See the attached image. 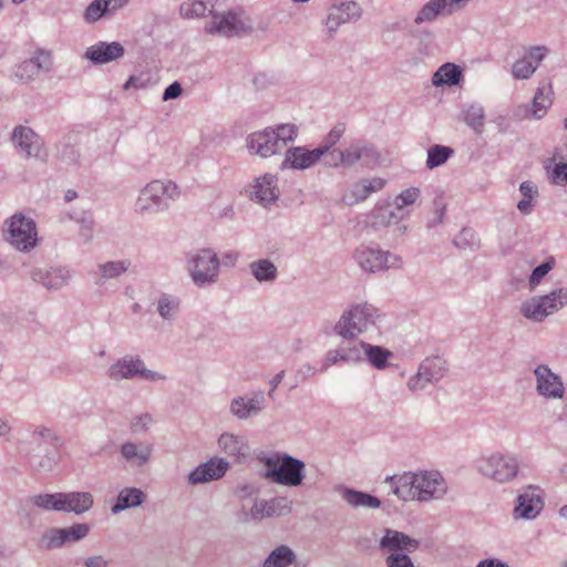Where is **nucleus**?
<instances>
[{
    "label": "nucleus",
    "instance_id": "nucleus-1",
    "mask_svg": "<svg viewBox=\"0 0 567 567\" xmlns=\"http://www.w3.org/2000/svg\"><path fill=\"white\" fill-rule=\"evenodd\" d=\"M392 493L401 501L430 502L442 499L447 492V483L437 471L405 472L388 476Z\"/></svg>",
    "mask_w": 567,
    "mask_h": 567
},
{
    "label": "nucleus",
    "instance_id": "nucleus-2",
    "mask_svg": "<svg viewBox=\"0 0 567 567\" xmlns=\"http://www.w3.org/2000/svg\"><path fill=\"white\" fill-rule=\"evenodd\" d=\"M179 196L181 188L174 181L152 179L138 190L134 210L141 217H152L168 210Z\"/></svg>",
    "mask_w": 567,
    "mask_h": 567
},
{
    "label": "nucleus",
    "instance_id": "nucleus-3",
    "mask_svg": "<svg viewBox=\"0 0 567 567\" xmlns=\"http://www.w3.org/2000/svg\"><path fill=\"white\" fill-rule=\"evenodd\" d=\"M381 316V311L372 303H354L342 312L333 326V332L352 344L362 342L359 336L375 330Z\"/></svg>",
    "mask_w": 567,
    "mask_h": 567
},
{
    "label": "nucleus",
    "instance_id": "nucleus-4",
    "mask_svg": "<svg viewBox=\"0 0 567 567\" xmlns=\"http://www.w3.org/2000/svg\"><path fill=\"white\" fill-rule=\"evenodd\" d=\"M298 132V127L291 123L269 126L249 134L246 146L251 155L269 158L282 152L286 153L288 145L296 141Z\"/></svg>",
    "mask_w": 567,
    "mask_h": 567
},
{
    "label": "nucleus",
    "instance_id": "nucleus-5",
    "mask_svg": "<svg viewBox=\"0 0 567 567\" xmlns=\"http://www.w3.org/2000/svg\"><path fill=\"white\" fill-rule=\"evenodd\" d=\"M187 271L193 282L205 288L216 284L220 274V258L212 248H199L186 256Z\"/></svg>",
    "mask_w": 567,
    "mask_h": 567
},
{
    "label": "nucleus",
    "instance_id": "nucleus-6",
    "mask_svg": "<svg viewBox=\"0 0 567 567\" xmlns=\"http://www.w3.org/2000/svg\"><path fill=\"white\" fill-rule=\"evenodd\" d=\"M265 478L272 483L296 487L305 478V463L288 454H276L265 460Z\"/></svg>",
    "mask_w": 567,
    "mask_h": 567
},
{
    "label": "nucleus",
    "instance_id": "nucleus-7",
    "mask_svg": "<svg viewBox=\"0 0 567 567\" xmlns=\"http://www.w3.org/2000/svg\"><path fill=\"white\" fill-rule=\"evenodd\" d=\"M3 238L16 250L28 252L38 244L35 221L22 213H16L3 224Z\"/></svg>",
    "mask_w": 567,
    "mask_h": 567
},
{
    "label": "nucleus",
    "instance_id": "nucleus-8",
    "mask_svg": "<svg viewBox=\"0 0 567 567\" xmlns=\"http://www.w3.org/2000/svg\"><path fill=\"white\" fill-rule=\"evenodd\" d=\"M476 468L482 476L498 484H507L517 477L519 462L514 455L495 453L477 460Z\"/></svg>",
    "mask_w": 567,
    "mask_h": 567
},
{
    "label": "nucleus",
    "instance_id": "nucleus-9",
    "mask_svg": "<svg viewBox=\"0 0 567 567\" xmlns=\"http://www.w3.org/2000/svg\"><path fill=\"white\" fill-rule=\"evenodd\" d=\"M567 305V288H558L544 296H535L520 306L522 315L532 321L542 322Z\"/></svg>",
    "mask_w": 567,
    "mask_h": 567
},
{
    "label": "nucleus",
    "instance_id": "nucleus-10",
    "mask_svg": "<svg viewBox=\"0 0 567 567\" xmlns=\"http://www.w3.org/2000/svg\"><path fill=\"white\" fill-rule=\"evenodd\" d=\"M107 377L113 381L133 380L141 378L148 381L165 380L166 377L145 367L138 355L126 354L113 362L107 371Z\"/></svg>",
    "mask_w": 567,
    "mask_h": 567
},
{
    "label": "nucleus",
    "instance_id": "nucleus-11",
    "mask_svg": "<svg viewBox=\"0 0 567 567\" xmlns=\"http://www.w3.org/2000/svg\"><path fill=\"white\" fill-rule=\"evenodd\" d=\"M210 20L206 22L204 31L206 34L219 37H235L241 33H247L252 30L250 21L231 11L228 12H212Z\"/></svg>",
    "mask_w": 567,
    "mask_h": 567
},
{
    "label": "nucleus",
    "instance_id": "nucleus-12",
    "mask_svg": "<svg viewBox=\"0 0 567 567\" xmlns=\"http://www.w3.org/2000/svg\"><path fill=\"white\" fill-rule=\"evenodd\" d=\"M353 258L358 266L369 274L401 267V258L399 256L368 246L358 247L353 252Z\"/></svg>",
    "mask_w": 567,
    "mask_h": 567
},
{
    "label": "nucleus",
    "instance_id": "nucleus-13",
    "mask_svg": "<svg viewBox=\"0 0 567 567\" xmlns=\"http://www.w3.org/2000/svg\"><path fill=\"white\" fill-rule=\"evenodd\" d=\"M544 492L540 487L528 485L523 487L516 497V504L513 509V518L515 520L535 519L544 509Z\"/></svg>",
    "mask_w": 567,
    "mask_h": 567
},
{
    "label": "nucleus",
    "instance_id": "nucleus-14",
    "mask_svg": "<svg viewBox=\"0 0 567 567\" xmlns=\"http://www.w3.org/2000/svg\"><path fill=\"white\" fill-rule=\"evenodd\" d=\"M85 523L73 524L69 527H51L41 536V546L45 549H55L64 545L75 544L84 539L90 533Z\"/></svg>",
    "mask_w": 567,
    "mask_h": 567
},
{
    "label": "nucleus",
    "instance_id": "nucleus-15",
    "mask_svg": "<svg viewBox=\"0 0 567 567\" xmlns=\"http://www.w3.org/2000/svg\"><path fill=\"white\" fill-rule=\"evenodd\" d=\"M292 502L285 496L272 497L269 501L256 498L248 512L243 506V520H262L270 517L286 516L290 514Z\"/></svg>",
    "mask_w": 567,
    "mask_h": 567
},
{
    "label": "nucleus",
    "instance_id": "nucleus-16",
    "mask_svg": "<svg viewBox=\"0 0 567 567\" xmlns=\"http://www.w3.org/2000/svg\"><path fill=\"white\" fill-rule=\"evenodd\" d=\"M11 142L17 153L23 158H45L44 143L31 127L18 125L11 134Z\"/></svg>",
    "mask_w": 567,
    "mask_h": 567
},
{
    "label": "nucleus",
    "instance_id": "nucleus-17",
    "mask_svg": "<svg viewBox=\"0 0 567 567\" xmlns=\"http://www.w3.org/2000/svg\"><path fill=\"white\" fill-rule=\"evenodd\" d=\"M535 389L540 398L546 400H561L565 395V385L560 375L555 373L547 364L534 368Z\"/></svg>",
    "mask_w": 567,
    "mask_h": 567
},
{
    "label": "nucleus",
    "instance_id": "nucleus-18",
    "mask_svg": "<svg viewBox=\"0 0 567 567\" xmlns=\"http://www.w3.org/2000/svg\"><path fill=\"white\" fill-rule=\"evenodd\" d=\"M51 68V52L44 49H37L30 59L22 61L14 68L13 79L17 82L30 83L34 81L42 71L49 72Z\"/></svg>",
    "mask_w": 567,
    "mask_h": 567
},
{
    "label": "nucleus",
    "instance_id": "nucleus-19",
    "mask_svg": "<svg viewBox=\"0 0 567 567\" xmlns=\"http://www.w3.org/2000/svg\"><path fill=\"white\" fill-rule=\"evenodd\" d=\"M362 16V8L355 1H346L339 4H333L329 8L324 25L330 37L346 23L358 21Z\"/></svg>",
    "mask_w": 567,
    "mask_h": 567
},
{
    "label": "nucleus",
    "instance_id": "nucleus-20",
    "mask_svg": "<svg viewBox=\"0 0 567 567\" xmlns=\"http://www.w3.org/2000/svg\"><path fill=\"white\" fill-rule=\"evenodd\" d=\"M266 396L262 391H254L231 400L229 410L238 420L257 416L265 408Z\"/></svg>",
    "mask_w": 567,
    "mask_h": 567
},
{
    "label": "nucleus",
    "instance_id": "nucleus-21",
    "mask_svg": "<svg viewBox=\"0 0 567 567\" xmlns=\"http://www.w3.org/2000/svg\"><path fill=\"white\" fill-rule=\"evenodd\" d=\"M32 281L42 285L48 290H59L66 286L72 278L71 270L65 266L33 268L30 271Z\"/></svg>",
    "mask_w": 567,
    "mask_h": 567
},
{
    "label": "nucleus",
    "instance_id": "nucleus-22",
    "mask_svg": "<svg viewBox=\"0 0 567 567\" xmlns=\"http://www.w3.org/2000/svg\"><path fill=\"white\" fill-rule=\"evenodd\" d=\"M379 546L381 550L388 551L389 554H411L420 547V540L410 537L403 532L385 528L384 535L381 537Z\"/></svg>",
    "mask_w": 567,
    "mask_h": 567
},
{
    "label": "nucleus",
    "instance_id": "nucleus-23",
    "mask_svg": "<svg viewBox=\"0 0 567 567\" xmlns=\"http://www.w3.org/2000/svg\"><path fill=\"white\" fill-rule=\"evenodd\" d=\"M228 468L229 463L226 460L213 457L192 471L188 475V482L193 485H197L217 481L226 474Z\"/></svg>",
    "mask_w": 567,
    "mask_h": 567
},
{
    "label": "nucleus",
    "instance_id": "nucleus-24",
    "mask_svg": "<svg viewBox=\"0 0 567 567\" xmlns=\"http://www.w3.org/2000/svg\"><path fill=\"white\" fill-rule=\"evenodd\" d=\"M385 184V179L381 177L362 178L344 192L342 202L348 206L355 205L365 200L372 193L381 190Z\"/></svg>",
    "mask_w": 567,
    "mask_h": 567
},
{
    "label": "nucleus",
    "instance_id": "nucleus-25",
    "mask_svg": "<svg viewBox=\"0 0 567 567\" xmlns=\"http://www.w3.org/2000/svg\"><path fill=\"white\" fill-rule=\"evenodd\" d=\"M322 157V151L317 147L312 151L297 146L286 150L281 168L307 169L318 163Z\"/></svg>",
    "mask_w": 567,
    "mask_h": 567
},
{
    "label": "nucleus",
    "instance_id": "nucleus-26",
    "mask_svg": "<svg viewBox=\"0 0 567 567\" xmlns=\"http://www.w3.org/2000/svg\"><path fill=\"white\" fill-rule=\"evenodd\" d=\"M547 51V48L542 45L530 48L522 59L513 64V76L518 80L529 79L546 56Z\"/></svg>",
    "mask_w": 567,
    "mask_h": 567
},
{
    "label": "nucleus",
    "instance_id": "nucleus-27",
    "mask_svg": "<svg viewBox=\"0 0 567 567\" xmlns=\"http://www.w3.org/2000/svg\"><path fill=\"white\" fill-rule=\"evenodd\" d=\"M125 53L124 47L120 42L100 41L89 47L84 56L93 64H106L121 59Z\"/></svg>",
    "mask_w": 567,
    "mask_h": 567
},
{
    "label": "nucleus",
    "instance_id": "nucleus-28",
    "mask_svg": "<svg viewBox=\"0 0 567 567\" xmlns=\"http://www.w3.org/2000/svg\"><path fill=\"white\" fill-rule=\"evenodd\" d=\"M340 362L359 363V349L346 339H341L336 349L329 350L321 361L320 371H327L330 367Z\"/></svg>",
    "mask_w": 567,
    "mask_h": 567
},
{
    "label": "nucleus",
    "instance_id": "nucleus-29",
    "mask_svg": "<svg viewBox=\"0 0 567 567\" xmlns=\"http://www.w3.org/2000/svg\"><path fill=\"white\" fill-rule=\"evenodd\" d=\"M336 491L341 496L342 501L353 509H377L381 507L382 504L381 501L372 494L343 485L338 486Z\"/></svg>",
    "mask_w": 567,
    "mask_h": 567
},
{
    "label": "nucleus",
    "instance_id": "nucleus-30",
    "mask_svg": "<svg viewBox=\"0 0 567 567\" xmlns=\"http://www.w3.org/2000/svg\"><path fill=\"white\" fill-rule=\"evenodd\" d=\"M61 455L56 447L40 450L29 457V466L37 475L53 473L59 465Z\"/></svg>",
    "mask_w": 567,
    "mask_h": 567
},
{
    "label": "nucleus",
    "instance_id": "nucleus-31",
    "mask_svg": "<svg viewBox=\"0 0 567 567\" xmlns=\"http://www.w3.org/2000/svg\"><path fill=\"white\" fill-rule=\"evenodd\" d=\"M277 177L272 174H265L257 178L254 185L252 197L257 203L267 206L279 197Z\"/></svg>",
    "mask_w": 567,
    "mask_h": 567
},
{
    "label": "nucleus",
    "instance_id": "nucleus-32",
    "mask_svg": "<svg viewBox=\"0 0 567 567\" xmlns=\"http://www.w3.org/2000/svg\"><path fill=\"white\" fill-rule=\"evenodd\" d=\"M359 349V362L367 360L378 370H383L388 365V360L393 355L392 352L383 347L373 346L368 342H354Z\"/></svg>",
    "mask_w": 567,
    "mask_h": 567
},
{
    "label": "nucleus",
    "instance_id": "nucleus-33",
    "mask_svg": "<svg viewBox=\"0 0 567 567\" xmlns=\"http://www.w3.org/2000/svg\"><path fill=\"white\" fill-rule=\"evenodd\" d=\"M405 216L390 202L377 205L370 215L371 226L375 229L399 224Z\"/></svg>",
    "mask_w": 567,
    "mask_h": 567
},
{
    "label": "nucleus",
    "instance_id": "nucleus-34",
    "mask_svg": "<svg viewBox=\"0 0 567 567\" xmlns=\"http://www.w3.org/2000/svg\"><path fill=\"white\" fill-rule=\"evenodd\" d=\"M128 0H93L84 12V19L89 23L99 21L104 17H112L122 9Z\"/></svg>",
    "mask_w": 567,
    "mask_h": 567
},
{
    "label": "nucleus",
    "instance_id": "nucleus-35",
    "mask_svg": "<svg viewBox=\"0 0 567 567\" xmlns=\"http://www.w3.org/2000/svg\"><path fill=\"white\" fill-rule=\"evenodd\" d=\"M61 512L83 514L93 506V496L89 492H61Z\"/></svg>",
    "mask_w": 567,
    "mask_h": 567
},
{
    "label": "nucleus",
    "instance_id": "nucleus-36",
    "mask_svg": "<svg viewBox=\"0 0 567 567\" xmlns=\"http://www.w3.org/2000/svg\"><path fill=\"white\" fill-rule=\"evenodd\" d=\"M452 12L447 6L446 0H429L416 12L414 23L420 25L423 23H431L439 17H449Z\"/></svg>",
    "mask_w": 567,
    "mask_h": 567
},
{
    "label": "nucleus",
    "instance_id": "nucleus-37",
    "mask_svg": "<svg viewBox=\"0 0 567 567\" xmlns=\"http://www.w3.org/2000/svg\"><path fill=\"white\" fill-rule=\"evenodd\" d=\"M146 499V494L137 487H124L120 491L116 503L112 506V514H118L122 511L137 507Z\"/></svg>",
    "mask_w": 567,
    "mask_h": 567
},
{
    "label": "nucleus",
    "instance_id": "nucleus-38",
    "mask_svg": "<svg viewBox=\"0 0 567 567\" xmlns=\"http://www.w3.org/2000/svg\"><path fill=\"white\" fill-rule=\"evenodd\" d=\"M462 80V69L451 62L442 64L432 75L431 82L434 86H453Z\"/></svg>",
    "mask_w": 567,
    "mask_h": 567
},
{
    "label": "nucleus",
    "instance_id": "nucleus-39",
    "mask_svg": "<svg viewBox=\"0 0 567 567\" xmlns=\"http://www.w3.org/2000/svg\"><path fill=\"white\" fill-rule=\"evenodd\" d=\"M296 561V553L288 545H279L268 554L261 567H289Z\"/></svg>",
    "mask_w": 567,
    "mask_h": 567
},
{
    "label": "nucleus",
    "instance_id": "nucleus-40",
    "mask_svg": "<svg viewBox=\"0 0 567 567\" xmlns=\"http://www.w3.org/2000/svg\"><path fill=\"white\" fill-rule=\"evenodd\" d=\"M419 368L425 374V377L429 378L432 384L442 380L447 371L446 361L439 355L424 359L419 364Z\"/></svg>",
    "mask_w": 567,
    "mask_h": 567
},
{
    "label": "nucleus",
    "instance_id": "nucleus-41",
    "mask_svg": "<svg viewBox=\"0 0 567 567\" xmlns=\"http://www.w3.org/2000/svg\"><path fill=\"white\" fill-rule=\"evenodd\" d=\"M551 94L553 90L549 83L540 84L537 87L532 103V115L535 118H542L546 114L553 102Z\"/></svg>",
    "mask_w": 567,
    "mask_h": 567
},
{
    "label": "nucleus",
    "instance_id": "nucleus-42",
    "mask_svg": "<svg viewBox=\"0 0 567 567\" xmlns=\"http://www.w3.org/2000/svg\"><path fill=\"white\" fill-rule=\"evenodd\" d=\"M70 218L80 224L79 237L84 244H89L94 236V219L93 215L84 209H74L70 214Z\"/></svg>",
    "mask_w": 567,
    "mask_h": 567
},
{
    "label": "nucleus",
    "instance_id": "nucleus-43",
    "mask_svg": "<svg viewBox=\"0 0 567 567\" xmlns=\"http://www.w3.org/2000/svg\"><path fill=\"white\" fill-rule=\"evenodd\" d=\"M218 444L225 453L231 456L246 455L248 453L246 441L239 435L224 433L220 435Z\"/></svg>",
    "mask_w": 567,
    "mask_h": 567
},
{
    "label": "nucleus",
    "instance_id": "nucleus-44",
    "mask_svg": "<svg viewBox=\"0 0 567 567\" xmlns=\"http://www.w3.org/2000/svg\"><path fill=\"white\" fill-rule=\"evenodd\" d=\"M151 452L152 450L148 445H136L131 442L123 444L121 447L123 457L137 466L147 463Z\"/></svg>",
    "mask_w": 567,
    "mask_h": 567
},
{
    "label": "nucleus",
    "instance_id": "nucleus-45",
    "mask_svg": "<svg viewBox=\"0 0 567 567\" xmlns=\"http://www.w3.org/2000/svg\"><path fill=\"white\" fill-rule=\"evenodd\" d=\"M249 269L255 279L259 282H271L277 278V267L269 259H259L249 265Z\"/></svg>",
    "mask_w": 567,
    "mask_h": 567
},
{
    "label": "nucleus",
    "instance_id": "nucleus-46",
    "mask_svg": "<svg viewBox=\"0 0 567 567\" xmlns=\"http://www.w3.org/2000/svg\"><path fill=\"white\" fill-rule=\"evenodd\" d=\"M554 159H557L558 163H555L553 168L546 167L549 179L555 185L565 186L567 185V155L564 150L556 152Z\"/></svg>",
    "mask_w": 567,
    "mask_h": 567
},
{
    "label": "nucleus",
    "instance_id": "nucleus-47",
    "mask_svg": "<svg viewBox=\"0 0 567 567\" xmlns=\"http://www.w3.org/2000/svg\"><path fill=\"white\" fill-rule=\"evenodd\" d=\"M331 155L337 156L338 158V161L332 164L333 167H338L340 165L344 167H352L357 163L362 162L357 141L352 142L344 151L333 150Z\"/></svg>",
    "mask_w": 567,
    "mask_h": 567
},
{
    "label": "nucleus",
    "instance_id": "nucleus-48",
    "mask_svg": "<svg viewBox=\"0 0 567 567\" xmlns=\"http://www.w3.org/2000/svg\"><path fill=\"white\" fill-rule=\"evenodd\" d=\"M519 192L523 199L517 203V209L523 215H529L534 208L533 200L538 196V188L533 182L525 181L520 183Z\"/></svg>",
    "mask_w": 567,
    "mask_h": 567
},
{
    "label": "nucleus",
    "instance_id": "nucleus-49",
    "mask_svg": "<svg viewBox=\"0 0 567 567\" xmlns=\"http://www.w3.org/2000/svg\"><path fill=\"white\" fill-rule=\"evenodd\" d=\"M131 267L128 259L113 260L97 266L101 279L109 280L125 274Z\"/></svg>",
    "mask_w": 567,
    "mask_h": 567
},
{
    "label": "nucleus",
    "instance_id": "nucleus-50",
    "mask_svg": "<svg viewBox=\"0 0 567 567\" xmlns=\"http://www.w3.org/2000/svg\"><path fill=\"white\" fill-rule=\"evenodd\" d=\"M30 503L43 511L61 512V492L59 493H41L30 497Z\"/></svg>",
    "mask_w": 567,
    "mask_h": 567
},
{
    "label": "nucleus",
    "instance_id": "nucleus-51",
    "mask_svg": "<svg viewBox=\"0 0 567 567\" xmlns=\"http://www.w3.org/2000/svg\"><path fill=\"white\" fill-rule=\"evenodd\" d=\"M464 122L472 127L476 133H482L484 130L485 112L482 105L471 104L464 110Z\"/></svg>",
    "mask_w": 567,
    "mask_h": 567
},
{
    "label": "nucleus",
    "instance_id": "nucleus-52",
    "mask_svg": "<svg viewBox=\"0 0 567 567\" xmlns=\"http://www.w3.org/2000/svg\"><path fill=\"white\" fill-rule=\"evenodd\" d=\"M453 153L451 147L435 144L427 150L426 166L430 169L439 167L447 162Z\"/></svg>",
    "mask_w": 567,
    "mask_h": 567
},
{
    "label": "nucleus",
    "instance_id": "nucleus-53",
    "mask_svg": "<svg viewBox=\"0 0 567 567\" xmlns=\"http://www.w3.org/2000/svg\"><path fill=\"white\" fill-rule=\"evenodd\" d=\"M179 301L176 297L163 293L157 300V312L164 320H174L178 312Z\"/></svg>",
    "mask_w": 567,
    "mask_h": 567
},
{
    "label": "nucleus",
    "instance_id": "nucleus-54",
    "mask_svg": "<svg viewBox=\"0 0 567 567\" xmlns=\"http://www.w3.org/2000/svg\"><path fill=\"white\" fill-rule=\"evenodd\" d=\"M420 194L421 192L417 187H410L395 196L393 204L398 207L399 210H402V214L406 217L409 214V212L405 209L406 206L413 205L420 197Z\"/></svg>",
    "mask_w": 567,
    "mask_h": 567
},
{
    "label": "nucleus",
    "instance_id": "nucleus-55",
    "mask_svg": "<svg viewBox=\"0 0 567 567\" xmlns=\"http://www.w3.org/2000/svg\"><path fill=\"white\" fill-rule=\"evenodd\" d=\"M206 11H208V7L200 0H189L181 6V14L188 19L204 17Z\"/></svg>",
    "mask_w": 567,
    "mask_h": 567
},
{
    "label": "nucleus",
    "instance_id": "nucleus-56",
    "mask_svg": "<svg viewBox=\"0 0 567 567\" xmlns=\"http://www.w3.org/2000/svg\"><path fill=\"white\" fill-rule=\"evenodd\" d=\"M346 126L342 123L334 125L331 131L323 138L322 143L317 147L322 151V156L330 152L332 147L340 141L344 134Z\"/></svg>",
    "mask_w": 567,
    "mask_h": 567
},
{
    "label": "nucleus",
    "instance_id": "nucleus-57",
    "mask_svg": "<svg viewBox=\"0 0 567 567\" xmlns=\"http://www.w3.org/2000/svg\"><path fill=\"white\" fill-rule=\"evenodd\" d=\"M554 266L555 260L550 258L549 260L534 268L528 279V286L530 291L536 289V287L540 284L542 279L554 268Z\"/></svg>",
    "mask_w": 567,
    "mask_h": 567
},
{
    "label": "nucleus",
    "instance_id": "nucleus-58",
    "mask_svg": "<svg viewBox=\"0 0 567 567\" xmlns=\"http://www.w3.org/2000/svg\"><path fill=\"white\" fill-rule=\"evenodd\" d=\"M430 384H432L429 378L417 368L415 374L411 375L406 382V388L412 393H419L424 391Z\"/></svg>",
    "mask_w": 567,
    "mask_h": 567
},
{
    "label": "nucleus",
    "instance_id": "nucleus-59",
    "mask_svg": "<svg viewBox=\"0 0 567 567\" xmlns=\"http://www.w3.org/2000/svg\"><path fill=\"white\" fill-rule=\"evenodd\" d=\"M361 159L365 165L375 164L379 162L380 154L377 148L367 142L357 141Z\"/></svg>",
    "mask_w": 567,
    "mask_h": 567
},
{
    "label": "nucleus",
    "instance_id": "nucleus-60",
    "mask_svg": "<svg viewBox=\"0 0 567 567\" xmlns=\"http://www.w3.org/2000/svg\"><path fill=\"white\" fill-rule=\"evenodd\" d=\"M33 442L38 443L39 447L41 446V443H48L52 447L58 449L60 439L50 427H42L40 431H35L33 433Z\"/></svg>",
    "mask_w": 567,
    "mask_h": 567
},
{
    "label": "nucleus",
    "instance_id": "nucleus-61",
    "mask_svg": "<svg viewBox=\"0 0 567 567\" xmlns=\"http://www.w3.org/2000/svg\"><path fill=\"white\" fill-rule=\"evenodd\" d=\"M454 245L461 249L472 248L476 245V234L471 228H463L453 240Z\"/></svg>",
    "mask_w": 567,
    "mask_h": 567
},
{
    "label": "nucleus",
    "instance_id": "nucleus-62",
    "mask_svg": "<svg viewBox=\"0 0 567 567\" xmlns=\"http://www.w3.org/2000/svg\"><path fill=\"white\" fill-rule=\"evenodd\" d=\"M386 567H415L409 554L391 553L384 558Z\"/></svg>",
    "mask_w": 567,
    "mask_h": 567
},
{
    "label": "nucleus",
    "instance_id": "nucleus-63",
    "mask_svg": "<svg viewBox=\"0 0 567 567\" xmlns=\"http://www.w3.org/2000/svg\"><path fill=\"white\" fill-rule=\"evenodd\" d=\"M259 489L250 483H240L234 488V495L244 501L254 495H257Z\"/></svg>",
    "mask_w": 567,
    "mask_h": 567
},
{
    "label": "nucleus",
    "instance_id": "nucleus-64",
    "mask_svg": "<svg viewBox=\"0 0 567 567\" xmlns=\"http://www.w3.org/2000/svg\"><path fill=\"white\" fill-rule=\"evenodd\" d=\"M182 92L183 89L181 83L175 81L165 89L162 99L163 101L177 99L178 96H181Z\"/></svg>",
    "mask_w": 567,
    "mask_h": 567
}]
</instances>
